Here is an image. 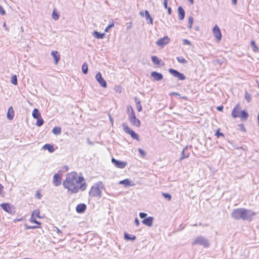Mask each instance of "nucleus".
<instances>
[{
    "label": "nucleus",
    "instance_id": "1",
    "mask_svg": "<svg viewBox=\"0 0 259 259\" xmlns=\"http://www.w3.org/2000/svg\"><path fill=\"white\" fill-rule=\"evenodd\" d=\"M83 177H78L76 172H72L67 174L62 185L69 193L75 194L78 193L79 190L83 191L86 189L87 185L85 183H83Z\"/></svg>",
    "mask_w": 259,
    "mask_h": 259
},
{
    "label": "nucleus",
    "instance_id": "2",
    "mask_svg": "<svg viewBox=\"0 0 259 259\" xmlns=\"http://www.w3.org/2000/svg\"><path fill=\"white\" fill-rule=\"evenodd\" d=\"M255 215V213L250 209L244 208L234 209L231 214V217L235 220L251 221Z\"/></svg>",
    "mask_w": 259,
    "mask_h": 259
},
{
    "label": "nucleus",
    "instance_id": "3",
    "mask_svg": "<svg viewBox=\"0 0 259 259\" xmlns=\"http://www.w3.org/2000/svg\"><path fill=\"white\" fill-rule=\"evenodd\" d=\"M101 189H104V185L102 182H99L92 187L89 191L90 196L94 197H98L101 198L102 197Z\"/></svg>",
    "mask_w": 259,
    "mask_h": 259
},
{
    "label": "nucleus",
    "instance_id": "4",
    "mask_svg": "<svg viewBox=\"0 0 259 259\" xmlns=\"http://www.w3.org/2000/svg\"><path fill=\"white\" fill-rule=\"evenodd\" d=\"M127 113L128 115V120L131 123L137 127H140L141 122L139 119L137 118L134 109L131 106L127 108Z\"/></svg>",
    "mask_w": 259,
    "mask_h": 259
},
{
    "label": "nucleus",
    "instance_id": "5",
    "mask_svg": "<svg viewBox=\"0 0 259 259\" xmlns=\"http://www.w3.org/2000/svg\"><path fill=\"white\" fill-rule=\"evenodd\" d=\"M192 244L193 245L198 244L205 248H208L209 246V241L202 236H199L195 238Z\"/></svg>",
    "mask_w": 259,
    "mask_h": 259
},
{
    "label": "nucleus",
    "instance_id": "6",
    "mask_svg": "<svg viewBox=\"0 0 259 259\" xmlns=\"http://www.w3.org/2000/svg\"><path fill=\"white\" fill-rule=\"evenodd\" d=\"M123 131L125 133L131 135V137L136 139L137 141H139V137L133 130L131 129L125 123H123L122 124Z\"/></svg>",
    "mask_w": 259,
    "mask_h": 259
},
{
    "label": "nucleus",
    "instance_id": "7",
    "mask_svg": "<svg viewBox=\"0 0 259 259\" xmlns=\"http://www.w3.org/2000/svg\"><path fill=\"white\" fill-rule=\"evenodd\" d=\"M1 206L4 210L10 214H14L15 212L14 207L9 203H2Z\"/></svg>",
    "mask_w": 259,
    "mask_h": 259
},
{
    "label": "nucleus",
    "instance_id": "8",
    "mask_svg": "<svg viewBox=\"0 0 259 259\" xmlns=\"http://www.w3.org/2000/svg\"><path fill=\"white\" fill-rule=\"evenodd\" d=\"M168 72L174 76L177 77L179 80H183L186 79V76L182 73L172 68H169Z\"/></svg>",
    "mask_w": 259,
    "mask_h": 259
},
{
    "label": "nucleus",
    "instance_id": "9",
    "mask_svg": "<svg viewBox=\"0 0 259 259\" xmlns=\"http://www.w3.org/2000/svg\"><path fill=\"white\" fill-rule=\"evenodd\" d=\"M95 78L102 87L104 88H106L107 87V82L105 81V80L103 78L102 74L100 72H98L96 74Z\"/></svg>",
    "mask_w": 259,
    "mask_h": 259
},
{
    "label": "nucleus",
    "instance_id": "10",
    "mask_svg": "<svg viewBox=\"0 0 259 259\" xmlns=\"http://www.w3.org/2000/svg\"><path fill=\"white\" fill-rule=\"evenodd\" d=\"M111 162L118 168H124L127 165L126 162L119 161L115 159L114 158L111 159Z\"/></svg>",
    "mask_w": 259,
    "mask_h": 259
},
{
    "label": "nucleus",
    "instance_id": "11",
    "mask_svg": "<svg viewBox=\"0 0 259 259\" xmlns=\"http://www.w3.org/2000/svg\"><path fill=\"white\" fill-rule=\"evenodd\" d=\"M212 32L217 41H220L222 38V33L218 25H216L213 27Z\"/></svg>",
    "mask_w": 259,
    "mask_h": 259
},
{
    "label": "nucleus",
    "instance_id": "12",
    "mask_svg": "<svg viewBox=\"0 0 259 259\" xmlns=\"http://www.w3.org/2000/svg\"><path fill=\"white\" fill-rule=\"evenodd\" d=\"M170 41V38L167 36H165L164 37L159 39L156 42V44L157 45L163 47L164 45L167 44Z\"/></svg>",
    "mask_w": 259,
    "mask_h": 259
},
{
    "label": "nucleus",
    "instance_id": "13",
    "mask_svg": "<svg viewBox=\"0 0 259 259\" xmlns=\"http://www.w3.org/2000/svg\"><path fill=\"white\" fill-rule=\"evenodd\" d=\"M151 76L153 78L154 81H160L163 78V76L162 73L157 72L156 71H153L151 73Z\"/></svg>",
    "mask_w": 259,
    "mask_h": 259
},
{
    "label": "nucleus",
    "instance_id": "14",
    "mask_svg": "<svg viewBox=\"0 0 259 259\" xmlns=\"http://www.w3.org/2000/svg\"><path fill=\"white\" fill-rule=\"evenodd\" d=\"M240 105L237 104L236 106L234 108L232 112V116L233 118H235L239 116L240 114Z\"/></svg>",
    "mask_w": 259,
    "mask_h": 259
},
{
    "label": "nucleus",
    "instance_id": "15",
    "mask_svg": "<svg viewBox=\"0 0 259 259\" xmlns=\"http://www.w3.org/2000/svg\"><path fill=\"white\" fill-rule=\"evenodd\" d=\"M190 152H188V146H186L181 153V156L180 158V160H182L186 158L189 157Z\"/></svg>",
    "mask_w": 259,
    "mask_h": 259
},
{
    "label": "nucleus",
    "instance_id": "16",
    "mask_svg": "<svg viewBox=\"0 0 259 259\" xmlns=\"http://www.w3.org/2000/svg\"><path fill=\"white\" fill-rule=\"evenodd\" d=\"M53 182L54 184V185L56 186H58L60 185L61 183V177L60 174H56L54 175L53 177Z\"/></svg>",
    "mask_w": 259,
    "mask_h": 259
},
{
    "label": "nucleus",
    "instance_id": "17",
    "mask_svg": "<svg viewBox=\"0 0 259 259\" xmlns=\"http://www.w3.org/2000/svg\"><path fill=\"white\" fill-rule=\"evenodd\" d=\"M87 209V206L84 203H80L76 207V211L79 213H83Z\"/></svg>",
    "mask_w": 259,
    "mask_h": 259
},
{
    "label": "nucleus",
    "instance_id": "18",
    "mask_svg": "<svg viewBox=\"0 0 259 259\" xmlns=\"http://www.w3.org/2000/svg\"><path fill=\"white\" fill-rule=\"evenodd\" d=\"M153 222V218L152 217H149L148 218H146L142 221V223L144 225H145L148 227H151L152 226Z\"/></svg>",
    "mask_w": 259,
    "mask_h": 259
},
{
    "label": "nucleus",
    "instance_id": "19",
    "mask_svg": "<svg viewBox=\"0 0 259 259\" xmlns=\"http://www.w3.org/2000/svg\"><path fill=\"white\" fill-rule=\"evenodd\" d=\"M178 10L179 19L180 20H183L184 19L185 16V11L184 9L181 6L179 7Z\"/></svg>",
    "mask_w": 259,
    "mask_h": 259
},
{
    "label": "nucleus",
    "instance_id": "20",
    "mask_svg": "<svg viewBox=\"0 0 259 259\" xmlns=\"http://www.w3.org/2000/svg\"><path fill=\"white\" fill-rule=\"evenodd\" d=\"M14 116V111L12 106L10 107L8 109L7 116L8 119L12 120Z\"/></svg>",
    "mask_w": 259,
    "mask_h": 259
},
{
    "label": "nucleus",
    "instance_id": "21",
    "mask_svg": "<svg viewBox=\"0 0 259 259\" xmlns=\"http://www.w3.org/2000/svg\"><path fill=\"white\" fill-rule=\"evenodd\" d=\"M51 55L54 59L55 64H57L60 59V55L58 54V53L57 51H52L51 52Z\"/></svg>",
    "mask_w": 259,
    "mask_h": 259
},
{
    "label": "nucleus",
    "instance_id": "22",
    "mask_svg": "<svg viewBox=\"0 0 259 259\" xmlns=\"http://www.w3.org/2000/svg\"><path fill=\"white\" fill-rule=\"evenodd\" d=\"M248 114L245 110H243L240 112L239 114V117H240L242 120H246L248 117Z\"/></svg>",
    "mask_w": 259,
    "mask_h": 259
},
{
    "label": "nucleus",
    "instance_id": "23",
    "mask_svg": "<svg viewBox=\"0 0 259 259\" xmlns=\"http://www.w3.org/2000/svg\"><path fill=\"white\" fill-rule=\"evenodd\" d=\"M42 149L48 150L50 153H52L55 151L53 145L50 144H46L44 145L42 147Z\"/></svg>",
    "mask_w": 259,
    "mask_h": 259
},
{
    "label": "nucleus",
    "instance_id": "24",
    "mask_svg": "<svg viewBox=\"0 0 259 259\" xmlns=\"http://www.w3.org/2000/svg\"><path fill=\"white\" fill-rule=\"evenodd\" d=\"M136 237L135 235L129 234L127 233H124V239L126 240L134 241Z\"/></svg>",
    "mask_w": 259,
    "mask_h": 259
},
{
    "label": "nucleus",
    "instance_id": "25",
    "mask_svg": "<svg viewBox=\"0 0 259 259\" xmlns=\"http://www.w3.org/2000/svg\"><path fill=\"white\" fill-rule=\"evenodd\" d=\"M32 117L35 119L39 118V117H41V114H40L39 110L36 108H35L33 109V110L32 111Z\"/></svg>",
    "mask_w": 259,
    "mask_h": 259
},
{
    "label": "nucleus",
    "instance_id": "26",
    "mask_svg": "<svg viewBox=\"0 0 259 259\" xmlns=\"http://www.w3.org/2000/svg\"><path fill=\"white\" fill-rule=\"evenodd\" d=\"M93 36L98 39H103L105 36L104 33H100L97 31H95L93 33Z\"/></svg>",
    "mask_w": 259,
    "mask_h": 259
},
{
    "label": "nucleus",
    "instance_id": "27",
    "mask_svg": "<svg viewBox=\"0 0 259 259\" xmlns=\"http://www.w3.org/2000/svg\"><path fill=\"white\" fill-rule=\"evenodd\" d=\"M134 99H135V101L136 102V107L137 108L138 111L139 112L141 111L142 110V106L141 104L140 101L138 99L137 97H135Z\"/></svg>",
    "mask_w": 259,
    "mask_h": 259
},
{
    "label": "nucleus",
    "instance_id": "28",
    "mask_svg": "<svg viewBox=\"0 0 259 259\" xmlns=\"http://www.w3.org/2000/svg\"><path fill=\"white\" fill-rule=\"evenodd\" d=\"M145 15L146 20H149V22H148L147 23H150L151 24H153V19L151 17L149 12L147 10L145 11Z\"/></svg>",
    "mask_w": 259,
    "mask_h": 259
},
{
    "label": "nucleus",
    "instance_id": "29",
    "mask_svg": "<svg viewBox=\"0 0 259 259\" xmlns=\"http://www.w3.org/2000/svg\"><path fill=\"white\" fill-rule=\"evenodd\" d=\"M151 60L154 64L157 65H160L161 62V60L155 56H152Z\"/></svg>",
    "mask_w": 259,
    "mask_h": 259
},
{
    "label": "nucleus",
    "instance_id": "30",
    "mask_svg": "<svg viewBox=\"0 0 259 259\" xmlns=\"http://www.w3.org/2000/svg\"><path fill=\"white\" fill-rule=\"evenodd\" d=\"M52 133L56 135H60L61 133V128L60 127H55L52 130Z\"/></svg>",
    "mask_w": 259,
    "mask_h": 259
},
{
    "label": "nucleus",
    "instance_id": "31",
    "mask_svg": "<svg viewBox=\"0 0 259 259\" xmlns=\"http://www.w3.org/2000/svg\"><path fill=\"white\" fill-rule=\"evenodd\" d=\"M82 71L84 74H86L88 72V66L86 62H84L82 66Z\"/></svg>",
    "mask_w": 259,
    "mask_h": 259
},
{
    "label": "nucleus",
    "instance_id": "32",
    "mask_svg": "<svg viewBox=\"0 0 259 259\" xmlns=\"http://www.w3.org/2000/svg\"><path fill=\"white\" fill-rule=\"evenodd\" d=\"M251 46L252 49V50L254 52H257L259 50V48L255 45V41L254 40H251Z\"/></svg>",
    "mask_w": 259,
    "mask_h": 259
},
{
    "label": "nucleus",
    "instance_id": "33",
    "mask_svg": "<svg viewBox=\"0 0 259 259\" xmlns=\"http://www.w3.org/2000/svg\"><path fill=\"white\" fill-rule=\"evenodd\" d=\"M119 184H123L125 187L131 186L130 181L128 179H124L119 182Z\"/></svg>",
    "mask_w": 259,
    "mask_h": 259
},
{
    "label": "nucleus",
    "instance_id": "34",
    "mask_svg": "<svg viewBox=\"0 0 259 259\" xmlns=\"http://www.w3.org/2000/svg\"><path fill=\"white\" fill-rule=\"evenodd\" d=\"M36 119H37V121L36 122V125L37 126H41L44 122V120L41 118V117H39V118H36Z\"/></svg>",
    "mask_w": 259,
    "mask_h": 259
},
{
    "label": "nucleus",
    "instance_id": "35",
    "mask_svg": "<svg viewBox=\"0 0 259 259\" xmlns=\"http://www.w3.org/2000/svg\"><path fill=\"white\" fill-rule=\"evenodd\" d=\"M39 211L38 210H34L32 214H31V216H32V218H34V217H37L38 218H40V217L39 215Z\"/></svg>",
    "mask_w": 259,
    "mask_h": 259
},
{
    "label": "nucleus",
    "instance_id": "36",
    "mask_svg": "<svg viewBox=\"0 0 259 259\" xmlns=\"http://www.w3.org/2000/svg\"><path fill=\"white\" fill-rule=\"evenodd\" d=\"M193 21H194V19H193V17L190 16L188 18V23H189L188 28L189 29H191L192 28V25H193Z\"/></svg>",
    "mask_w": 259,
    "mask_h": 259
},
{
    "label": "nucleus",
    "instance_id": "37",
    "mask_svg": "<svg viewBox=\"0 0 259 259\" xmlns=\"http://www.w3.org/2000/svg\"><path fill=\"white\" fill-rule=\"evenodd\" d=\"M177 60L179 62L181 63L186 64L187 63V61L182 57H177Z\"/></svg>",
    "mask_w": 259,
    "mask_h": 259
},
{
    "label": "nucleus",
    "instance_id": "38",
    "mask_svg": "<svg viewBox=\"0 0 259 259\" xmlns=\"http://www.w3.org/2000/svg\"><path fill=\"white\" fill-rule=\"evenodd\" d=\"M11 82L12 84L14 85L17 84V78L16 75H14L12 77Z\"/></svg>",
    "mask_w": 259,
    "mask_h": 259
},
{
    "label": "nucleus",
    "instance_id": "39",
    "mask_svg": "<svg viewBox=\"0 0 259 259\" xmlns=\"http://www.w3.org/2000/svg\"><path fill=\"white\" fill-rule=\"evenodd\" d=\"M52 18L55 20H57L59 19V14L56 12V11L55 10H54L53 11V13H52Z\"/></svg>",
    "mask_w": 259,
    "mask_h": 259
},
{
    "label": "nucleus",
    "instance_id": "40",
    "mask_svg": "<svg viewBox=\"0 0 259 259\" xmlns=\"http://www.w3.org/2000/svg\"><path fill=\"white\" fill-rule=\"evenodd\" d=\"M245 99L247 101V102H250L251 99V95L247 93V92H245Z\"/></svg>",
    "mask_w": 259,
    "mask_h": 259
},
{
    "label": "nucleus",
    "instance_id": "41",
    "mask_svg": "<svg viewBox=\"0 0 259 259\" xmlns=\"http://www.w3.org/2000/svg\"><path fill=\"white\" fill-rule=\"evenodd\" d=\"M162 196L168 200L170 201L171 199V196L169 193H162Z\"/></svg>",
    "mask_w": 259,
    "mask_h": 259
},
{
    "label": "nucleus",
    "instance_id": "42",
    "mask_svg": "<svg viewBox=\"0 0 259 259\" xmlns=\"http://www.w3.org/2000/svg\"><path fill=\"white\" fill-rule=\"evenodd\" d=\"M25 229L27 230L29 229H37L39 228V227L37 226H28L27 225H25Z\"/></svg>",
    "mask_w": 259,
    "mask_h": 259
},
{
    "label": "nucleus",
    "instance_id": "43",
    "mask_svg": "<svg viewBox=\"0 0 259 259\" xmlns=\"http://www.w3.org/2000/svg\"><path fill=\"white\" fill-rule=\"evenodd\" d=\"M0 195L1 196H4L5 195V192L4 191V187L1 184H0Z\"/></svg>",
    "mask_w": 259,
    "mask_h": 259
},
{
    "label": "nucleus",
    "instance_id": "44",
    "mask_svg": "<svg viewBox=\"0 0 259 259\" xmlns=\"http://www.w3.org/2000/svg\"><path fill=\"white\" fill-rule=\"evenodd\" d=\"M139 152L142 157H145L146 155V152L141 148L138 149Z\"/></svg>",
    "mask_w": 259,
    "mask_h": 259
},
{
    "label": "nucleus",
    "instance_id": "45",
    "mask_svg": "<svg viewBox=\"0 0 259 259\" xmlns=\"http://www.w3.org/2000/svg\"><path fill=\"white\" fill-rule=\"evenodd\" d=\"M30 222H32V223H34L35 224H36L37 225H40V222H38L36 220L35 217H34V218H32V216L31 215V217H30Z\"/></svg>",
    "mask_w": 259,
    "mask_h": 259
},
{
    "label": "nucleus",
    "instance_id": "46",
    "mask_svg": "<svg viewBox=\"0 0 259 259\" xmlns=\"http://www.w3.org/2000/svg\"><path fill=\"white\" fill-rule=\"evenodd\" d=\"M114 26V24L112 23V24H109L105 29V32H108L109 30L112 27H113Z\"/></svg>",
    "mask_w": 259,
    "mask_h": 259
},
{
    "label": "nucleus",
    "instance_id": "47",
    "mask_svg": "<svg viewBox=\"0 0 259 259\" xmlns=\"http://www.w3.org/2000/svg\"><path fill=\"white\" fill-rule=\"evenodd\" d=\"M147 215V214L145 213V212H140L139 213V217L141 218V219H145L146 218V217Z\"/></svg>",
    "mask_w": 259,
    "mask_h": 259
},
{
    "label": "nucleus",
    "instance_id": "48",
    "mask_svg": "<svg viewBox=\"0 0 259 259\" xmlns=\"http://www.w3.org/2000/svg\"><path fill=\"white\" fill-rule=\"evenodd\" d=\"M215 135H216L218 137H220V136L223 137H225V136H224V134H223V133H220V132H219V130H218L217 131V132H216Z\"/></svg>",
    "mask_w": 259,
    "mask_h": 259
},
{
    "label": "nucleus",
    "instance_id": "49",
    "mask_svg": "<svg viewBox=\"0 0 259 259\" xmlns=\"http://www.w3.org/2000/svg\"><path fill=\"white\" fill-rule=\"evenodd\" d=\"M0 14L2 15H4L6 14L5 11L3 8L0 5Z\"/></svg>",
    "mask_w": 259,
    "mask_h": 259
},
{
    "label": "nucleus",
    "instance_id": "50",
    "mask_svg": "<svg viewBox=\"0 0 259 259\" xmlns=\"http://www.w3.org/2000/svg\"><path fill=\"white\" fill-rule=\"evenodd\" d=\"M183 42L185 45H191V42L187 39H183Z\"/></svg>",
    "mask_w": 259,
    "mask_h": 259
},
{
    "label": "nucleus",
    "instance_id": "51",
    "mask_svg": "<svg viewBox=\"0 0 259 259\" xmlns=\"http://www.w3.org/2000/svg\"><path fill=\"white\" fill-rule=\"evenodd\" d=\"M167 1L168 0H164L163 1V6L165 9L168 8Z\"/></svg>",
    "mask_w": 259,
    "mask_h": 259
},
{
    "label": "nucleus",
    "instance_id": "52",
    "mask_svg": "<svg viewBox=\"0 0 259 259\" xmlns=\"http://www.w3.org/2000/svg\"><path fill=\"white\" fill-rule=\"evenodd\" d=\"M135 224L137 226H139V225H140V222H139V220L137 219V218H136L135 219Z\"/></svg>",
    "mask_w": 259,
    "mask_h": 259
},
{
    "label": "nucleus",
    "instance_id": "53",
    "mask_svg": "<svg viewBox=\"0 0 259 259\" xmlns=\"http://www.w3.org/2000/svg\"><path fill=\"white\" fill-rule=\"evenodd\" d=\"M223 108H224V107L223 106H218L217 108V110L219 111H222L223 110Z\"/></svg>",
    "mask_w": 259,
    "mask_h": 259
},
{
    "label": "nucleus",
    "instance_id": "54",
    "mask_svg": "<svg viewBox=\"0 0 259 259\" xmlns=\"http://www.w3.org/2000/svg\"><path fill=\"white\" fill-rule=\"evenodd\" d=\"M109 120H110V121L111 122V124L113 125V118L112 117L111 115H109Z\"/></svg>",
    "mask_w": 259,
    "mask_h": 259
},
{
    "label": "nucleus",
    "instance_id": "55",
    "mask_svg": "<svg viewBox=\"0 0 259 259\" xmlns=\"http://www.w3.org/2000/svg\"><path fill=\"white\" fill-rule=\"evenodd\" d=\"M3 27L5 28V30H7V31H9V28L6 25V24L5 22H4L3 23Z\"/></svg>",
    "mask_w": 259,
    "mask_h": 259
},
{
    "label": "nucleus",
    "instance_id": "56",
    "mask_svg": "<svg viewBox=\"0 0 259 259\" xmlns=\"http://www.w3.org/2000/svg\"><path fill=\"white\" fill-rule=\"evenodd\" d=\"M167 9V12L169 15H171V9L170 7H168V8H166Z\"/></svg>",
    "mask_w": 259,
    "mask_h": 259
},
{
    "label": "nucleus",
    "instance_id": "57",
    "mask_svg": "<svg viewBox=\"0 0 259 259\" xmlns=\"http://www.w3.org/2000/svg\"><path fill=\"white\" fill-rule=\"evenodd\" d=\"M232 3L233 5L235 6L237 4V0H232Z\"/></svg>",
    "mask_w": 259,
    "mask_h": 259
},
{
    "label": "nucleus",
    "instance_id": "58",
    "mask_svg": "<svg viewBox=\"0 0 259 259\" xmlns=\"http://www.w3.org/2000/svg\"><path fill=\"white\" fill-rule=\"evenodd\" d=\"M87 141H88V143L89 144H90L91 145H93V143L92 142H91V141H90L89 139H87Z\"/></svg>",
    "mask_w": 259,
    "mask_h": 259
},
{
    "label": "nucleus",
    "instance_id": "59",
    "mask_svg": "<svg viewBox=\"0 0 259 259\" xmlns=\"http://www.w3.org/2000/svg\"><path fill=\"white\" fill-rule=\"evenodd\" d=\"M139 13H140V15L142 17H144V13H145V12H144L143 11H140Z\"/></svg>",
    "mask_w": 259,
    "mask_h": 259
},
{
    "label": "nucleus",
    "instance_id": "60",
    "mask_svg": "<svg viewBox=\"0 0 259 259\" xmlns=\"http://www.w3.org/2000/svg\"><path fill=\"white\" fill-rule=\"evenodd\" d=\"M170 95H177V96H180V94L178 93L173 92Z\"/></svg>",
    "mask_w": 259,
    "mask_h": 259
},
{
    "label": "nucleus",
    "instance_id": "61",
    "mask_svg": "<svg viewBox=\"0 0 259 259\" xmlns=\"http://www.w3.org/2000/svg\"><path fill=\"white\" fill-rule=\"evenodd\" d=\"M40 194L38 193L37 195H36V197L38 198V199H40Z\"/></svg>",
    "mask_w": 259,
    "mask_h": 259
},
{
    "label": "nucleus",
    "instance_id": "62",
    "mask_svg": "<svg viewBox=\"0 0 259 259\" xmlns=\"http://www.w3.org/2000/svg\"><path fill=\"white\" fill-rule=\"evenodd\" d=\"M57 230L58 234H61L62 233L61 231L58 228H57Z\"/></svg>",
    "mask_w": 259,
    "mask_h": 259
},
{
    "label": "nucleus",
    "instance_id": "63",
    "mask_svg": "<svg viewBox=\"0 0 259 259\" xmlns=\"http://www.w3.org/2000/svg\"><path fill=\"white\" fill-rule=\"evenodd\" d=\"M255 82L257 83V86L259 88V81H258V80H256Z\"/></svg>",
    "mask_w": 259,
    "mask_h": 259
},
{
    "label": "nucleus",
    "instance_id": "64",
    "mask_svg": "<svg viewBox=\"0 0 259 259\" xmlns=\"http://www.w3.org/2000/svg\"><path fill=\"white\" fill-rule=\"evenodd\" d=\"M191 4H193L194 3V0H188Z\"/></svg>",
    "mask_w": 259,
    "mask_h": 259
}]
</instances>
